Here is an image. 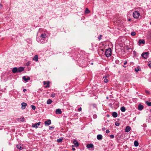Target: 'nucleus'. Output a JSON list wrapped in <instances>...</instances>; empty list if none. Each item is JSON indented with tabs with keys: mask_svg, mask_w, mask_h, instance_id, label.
I'll return each instance as SVG.
<instances>
[{
	"mask_svg": "<svg viewBox=\"0 0 151 151\" xmlns=\"http://www.w3.org/2000/svg\"><path fill=\"white\" fill-rule=\"evenodd\" d=\"M105 55L107 57L110 56L111 55V51L110 48L107 49L105 52Z\"/></svg>",
	"mask_w": 151,
	"mask_h": 151,
	"instance_id": "f257e3e1",
	"label": "nucleus"
},
{
	"mask_svg": "<svg viewBox=\"0 0 151 151\" xmlns=\"http://www.w3.org/2000/svg\"><path fill=\"white\" fill-rule=\"evenodd\" d=\"M37 41L40 43H44L46 42L45 40L42 39L41 37L40 38V37H37Z\"/></svg>",
	"mask_w": 151,
	"mask_h": 151,
	"instance_id": "f03ea898",
	"label": "nucleus"
},
{
	"mask_svg": "<svg viewBox=\"0 0 151 151\" xmlns=\"http://www.w3.org/2000/svg\"><path fill=\"white\" fill-rule=\"evenodd\" d=\"M133 15L134 18L137 19L140 15V14L138 12L135 11L133 12Z\"/></svg>",
	"mask_w": 151,
	"mask_h": 151,
	"instance_id": "7ed1b4c3",
	"label": "nucleus"
},
{
	"mask_svg": "<svg viewBox=\"0 0 151 151\" xmlns=\"http://www.w3.org/2000/svg\"><path fill=\"white\" fill-rule=\"evenodd\" d=\"M149 54V53L147 52H144L142 54V56L144 58L147 59L148 57Z\"/></svg>",
	"mask_w": 151,
	"mask_h": 151,
	"instance_id": "20e7f679",
	"label": "nucleus"
},
{
	"mask_svg": "<svg viewBox=\"0 0 151 151\" xmlns=\"http://www.w3.org/2000/svg\"><path fill=\"white\" fill-rule=\"evenodd\" d=\"M41 124L40 122L36 123L35 124H32V127H35L36 129Z\"/></svg>",
	"mask_w": 151,
	"mask_h": 151,
	"instance_id": "39448f33",
	"label": "nucleus"
},
{
	"mask_svg": "<svg viewBox=\"0 0 151 151\" xmlns=\"http://www.w3.org/2000/svg\"><path fill=\"white\" fill-rule=\"evenodd\" d=\"M43 84L44 85H46L45 86V88H48L50 86L49 85V81H44L43 82Z\"/></svg>",
	"mask_w": 151,
	"mask_h": 151,
	"instance_id": "423d86ee",
	"label": "nucleus"
},
{
	"mask_svg": "<svg viewBox=\"0 0 151 151\" xmlns=\"http://www.w3.org/2000/svg\"><path fill=\"white\" fill-rule=\"evenodd\" d=\"M22 79L24 80V81L26 82H27L29 80H30V78L29 76H28L27 78H26V77L25 76H24L22 77Z\"/></svg>",
	"mask_w": 151,
	"mask_h": 151,
	"instance_id": "0eeeda50",
	"label": "nucleus"
},
{
	"mask_svg": "<svg viewBox=\"0 0 151 151\" xmlns=\"http://www.w3.org/2000/svg\"><path fill=\"white\" fill-rule=\"evenodd\" d=\"M39 37H40V38L41 37L42 39L45 40L47 37V35L45 33H42Z\"/></svg>",
	"mask_w": 151,
	"mask_h": 151,
	"instance_id": "6e6552de",
	"label": "nucleus"
},
{
	"mask_svg": "<svg viewBox=\"0 0 151 151\" xmlns=\"http://www.w3.org/2000/svg\"><path fill=\"white\" fill-rule=\"evenodd\" d=\"M51 123V121L50 119H48L45 122V126H48Z\"/></svg>",
	"mask_w": 151,
	"mask_h": 151,
	"instance_id": "1a4fd4ad",
	"label": "nucleus"
},
{
	"mask_svg": "<svg viewBox=\"0 0 151 151\" xmlns=\"http://www.w3.org/2000/svg\"><path fill=\"white\" fill-rule=\"evenodd\" d=\"M24 70V68L22 67L17 68V73H20Z\"/></svg>",
	"mask_w": 151,
	"mask_h": 151,
	"instance_id": "9d476101",
	"label": "nucleus"
},
{
	"mask_svg": "<svg viewBox=\"0 0 151 151\" xmlns=\"http://www.w3.org/2000/svg\"><path fill=\"white\" fill-rule=\"evenodd\" d=\"M21 105H22V109H24L25 108L26 106H27V104L26 103H25L23 102V103H22Z\"/></svg>",
	"mask_w": 151,
	"mask_h": 151,
	"instance_id": "9b49d317",
	"label": "nucleus"
},
{
	"mask_svg": "<svg viewBox=\"0 0 151 151\" xmlns=\"http://www.w3.org/2000/svg\"><path fill=\"white\" fill-rule=\"evenodd\" d=\"M131 129V128L129 126H127L126 127L125 129V132H128L130 131Z\"/></svg>",
	"mask_w": 151,
	"mask_h": 151,
	"instance_id": "f8f14e48",
	"label": "nucleus"
},
{
	"mask_svg": "<svg viewBox=\"0 0 151 151\" xmlns=\"http://www.w3.org/2000/svg\"><path fill=\"white\" fill-rule=\"evenodd\" d=\"M145 43V42L143 40H139L138 42V44L140 45L142 44H144Z\"/></svg>",
	"mask_w": 151,
	"mask_h": 151,
	"instance_id": "ddd939ff",
	"label": "nucleus"
},
{
	"mask_svg": "<svg viewBox=\"0 0 151 151\" xmlns=\"http://www.w3.org/2000/svg\"><path fill=\"white\" fill-rule=\"evenodd\" d=\"M55 112L57 114H61L62 113V111L60 109H56Z\"/></svg>",
	"mask_w": 151,
	"mask_h": 151,
	"instance_id": "4468645a",
	"label": "nucleus"
},
{
	"mask_svg": "<svg viewBox=\"0 0 151 151\" xmlns=\"http://www.w3.org/2000/svg\"><path fill=\"white\" fill-rule=\"evenodd\" d=\"M12 72L13 73H17V67L14 68L12 69Z\"/></svg>",
	"mask_w": 151,
	"mask_h": 151,
	"instance_id": "2eb2a0df",
	"label": "nucleus"
},
{
	"mask_svg": "<svg viewBox=\"0 0 151 151\" xmlns=\"http://www.w3.org/2000/svg\"><path fill=\"white\" fill-rule=\"evenodd\" d=\"M97 138L99 140H101L102 139V136L101 134H98L97 135Z\"/></svg>",
	"mask_w": 151,
	"mask_h": 151,
	"instance_id": "dca6fc26",
	"label": "nucleus"
},
{
	"mask_svg": "<svg viewBox=\"0 0 151 151\" xmlns=\"http://www.w3.org/2000/svg\"><path fill=\"white\" fill-rule=\"evenodd\" d=\"M93 147V145L92 144H88L86 146L88 148H92Z\"/></svg>",
	"mask_w": 151,
	"mask_h": 151,
	"instance_id": "f3484780",
	"label": "nucleus"
},
{
	"mask_svg": "<svg viewBox=\"0 0 151 151\" xmlns=\"http://www.w3.org/2000/svg\"><path fill=\"white\" fill-rule=\"evenodd\" d=\"M143 106L141 105V104H139L138 105V109L139 110H141L143 109Z\"/></svg>",
	"mask_w": 151,
	"mask_h": 151,
	"instance_id": "a211bd4d",
	"label": "nucleus"
},
{
	"mask_svg": "<svg viewBox=\"0 0 151 151\" xmlns=\"http://www.w3.org/2000/svg\"><path fill=\"white\" fill-rule=\"evenodd\" d=\"M112 116L116 118L117 117L118 114L116 112H114L112 113Z\"/></svg>",
	"mask_w": 151,
	"mask_h": 151,
	"instance_id": "6ab92c4d",
	"label": "nucleus"
},
{
	"mask_svg": "<svg viewBox=\"0 0 151 151\" xmlns=\"http://www.w3.org/2000/svg\"><path fill=\"white\" fill-rule=\"evenodd\" d=\"M73 143L76 147H78L79 146L78 142L76 140L73 141Z\"/></svg>",
	"mask_w": 151,
	"mask_h": 151,
	"instance_id": "aec40b11",
	"label": "nucleus"
},
{
	"mask_svg": "<svg viewBox=\"0 0 151 151\" xmlns=\"http://www.w3.org/2000/svg\"><path fill=\"white\" fill-rule=\"evenodd\" d=\"M16 147L18 149H19L20 150H22L23 148V147L21 145L19 144V145H17L16 146Z\"/></svg>",
	"mask_w": 151,
	"mask_h": 151,
	"instance_id": "412c9836",
	"label": "nucleus"
},
{
	"mask_svg": "<svg viewBox=\"0 0 151 151\" xmlns=\"http://www.w3.org/2000/svg\"><path fill=\"white\" fill-rule=\"evenodd\" d=\"M38 57L37 55H35L34 57L33 58V60H35L36 61H37L38 60Z\"/></svg>",
	"mask_w": 151,
	"mask_h": 151,
	"instance_id": "4be33fe9",
	"label": "nucleus"
},
{
	"mask_svg": "<svg viewBox=\"0 0 151 151\" xmlns=\"http://www.w3.org/2000/svg\"><path fill=\"white\" fill-rule=\"evenodd\" d=\"M134 145L135 147H137L139 145V143L137 141H135L134 142Z\"/></svg>",
	"mask_w": 151,
	"mask_h": 151,
	"instance_id": "5701e85b",
	"label": "nucleus"
},
{
	"mask_svg": "<svg viewBox=\"0 0 151 151\" xmlns=\"http://www.w3.org/2000/svg\"><path fill=\"white\" fill-rule=\"evenodd\" d=\"M121 110L123 112H124L126 110V109L125 107L124 106L122 107L121 108Z\"/></svg>",
	"mask_w": 151,
	"mask_h": 151,
	"instance_id": "b1692460",
	"label": "nucleus"
},
{
	"mask_svg": "<svg viewBox=\"0 0 151 151\" xmlns=\"http://www.w3.org/2000/svg\"><path fill=\"white\" fill-rule=\"evenodd\" d=\"M52 102V101L50 99H49L47 101V104H51Z\"/></svg>",
	"mask_w": 151,
	"mask_h": 151,
	"instance_id": "393cba45",
	"label": "nucleus"
},
{
	"mask_svg": "<svg viewBox=\"0 0 151 151\" xmlns=\"http://www.w3.org/2000/svg\"><path fill=\"white\" fill-rule=\"evenodd\" d=\"M63 139V138L62 137L60 138L59 139H57V141L58 142H61Z\"/></svg>",
	"mask_w": 151,
	"mask_h": 151,
	"instance_id": "a878e982",
	"label": "nucleus"
},
{
	"mask_svg": "<svg viewBox=\"0 0 151 151\" xmlns=\"http://www.w3.org/2000/svg\"><path fill=\"white\" fill-rule=\"evenodd\" d=\"M146 103L147 104V105L149 106H151V102H149L148 101H147L146 102Z\"/></svg>",
	"mask_w": 151,
	"mask_h": 151,
	"instance_id": "bb28decb",
	"label": "nucleus"
},
{
	"mask_svg": "<svg viewBox=\"0 0 151 151\" xmlns=\"http://www.w3.org/2000/svg\"><path fill=\"white\" fill-rule=\"evenodd\" d=\"M85 12L86 14H88L90 13V11L87 8H86Z\"/></svg>",
	"mask_w": 151,
	"mask_h": 151,
	"instance_id": "cd10ccee",
	"label": "nucleus"
},
{
	"mask_svg": "<svg viewBox=\"0 0 151 151\" xmlns=\"http://www.w3.org/2000/svg\"><path fill=\"white\" fill-rule=\"evenodd\" d=\"M31 64V61H29L27 62L26 64V65L27 66H29Z\"/></svg>",
	"mask_w": 151,
	"mask_h": 151,
	"instance_id": "c85d7f7f",
	"label": "nucleus"
},
{
	"mask_svg": "<svg viewBox=\"0 0 151 151\" xmlns=\"http://www.w3.org/2000/svg\"><path fill=\"white\" fill-rule=\"evenodd\" d=\"M109 75L108 74L106 75L103 76V78H109Z\"/></svg>",
	"mask_w": 151,
	"mask_h": 151,
	"instance_id": "c756f323",
	"label": "nucleus"
},
{
	"mask_svg": "<svg viewBox=\"0 0 151 151\" xmlns=\"http://www.w3.org/2000/svg\"><path fill=\"white\" fill-rule=\"evenodd\" d=\"M131 35L132 36H134L136 35V33L134 32H132L131 33Z\"/></svg>",
	"mask_w": 151,
	"mask_h": 151,
	"instance_id": "7c9ffc66",
	"label": "nucleus"
},
{
	"mask_svg": "<svg viewBox=\"0 0 151 151\" xmlns=\"http://www.w3.org/2000/svg\"><path fill=\"white\" fill-rule=\"evenodd\" d=\"M148 65L149 67L151 68V61L148 62Z\"/></svg>",
	"mask_w": 151,
	"mask_h": 151,
	"instance_id": "2f4dec72",
	"label": "nucleus"
},
{
	"mask_svg": "<svg viewBox=\"0 0 151 151\" xmlns=\"http://www.w3.org/2000/svg\"><path fill=\"white\" fill-rule=\"evenodd\" d=\"M104 78L105 79L104 80V82L105 83H107L108 82V80L106 78Z\"/></svg>",
	"mask_w": 151,
	"mask_h": 151,
	"instance_id": "473e14b6",
	"label": "nucleus"
},
{
	"mask_svg": "<svg viewBox=\"0 0 151 151\" xmlns=\"http://www.w3.org/2000/svg\"><path fill=\"white\" fill-rule=\"evenodd\" d=\"M31 106L32 107V108L33 110H35L36 109V107L34 105H32Z\"/></svg>",
	"mask_w": 151,
	"mask_h": 151,
	"instance_id": "72a5a7b5",
	"label": "nucleus"
},
{
	"mask_svg": "<svg viewBox=\"0 0 151 151\" xmlns=\"http://www.w3.org/2000/svg\"><path fill=\"white\" fill-rule=\"evenodd\" d=\"M115 125L117 126H118L119 125V123L118 122H116L115 123Z\"/></svg>",
	"mask_w": 151,
	"mask_h": 151,
	"instance_id": "f704fd0d",
	"label": "nucleus"
},
{
	"mask_svg": "<svg viewBox=\"0 0 151 151\" xmlns=\"http://www.w3.org/2000/svg\"><path fill=\"white\" fill-rule=\"evenodd\" d=\"M21 119V120L20 121H22V122H24V117H23L22 118H20V119Z\"/></svg>",
	"mask_w": 151,
	"mask_h": 151,
	"instance_id": "c9c22d12",
	"label": "nucleus"
},
{
	"mask_svg": "<svg viewBox=\"0 0 151 151\" xmlns=\"http://www.w3.org/2000/svg\"><path fill=\"white\" fill-rule=\"evenodd\" d=\"M55 93H53L51 95V96L53 98V97H54L55 96Z\"/></svg>",
	"mask_w": 151,
	"mask_h": 151,
	"instance_id": "e433bc0d",
	"label": "nucleus"
},
{
	"mask_svg": "<svg viewBox=\"0 0 151 151\" xmlns=\"http://www.w3.org/2000/svg\"><path fill=\"white\" fill-rule=\"evenodd\" d=\"M102 35H100L98 37V39L99 40H100L101 39V37Z\"/></svg>",
	"mask_w": 151,
	"mask_h": 151,
	"instance_id": "4c0bfd02",
	"label": "nucleus"
},
{
	"mask_svg": "<svg viewBox=\"0 0 151 151\" xmlns=\"http://www.w3.org/2000/svg\"><path fill=\"white\" fill-rule=\"evenodd\" d=\"M133 54L134 56H136V52L134 50L133 51Z\"/></svg>",
	"mask_w": 151,
	"mask_h": 151,
	"instance_id": "58836bf2",
	"label": "nucleus"
},
{
	"mask_svg": "<svg viewBox=\"0 0 151 151\" xmlns=\"http://www.w3.org/2000/svg\"><path fill=\"white\" fill-rule=\"evenodd\" d=\"M110 137L111 138L113 139L114 138V136L113 134H111L110 136Z\"/></svg>",
	"mask_w": 151,
	"mask_h": 151,
	"instance_id": "ea45409f",
	"label": "nucleus"
},
{
	"mask_svg": "<svg viewBox=\"0 0 151 151\" xmlns=\"http://www.w3.org/2000/svg\"><path fill=\"white\" fill-rule=\"evenodd\" d=\"M82 110V108L81 107H80L78 109V110L79 111H80Z\"/></svg>",
	"mask_w": 151,
	"mask_h": 151,
	"instance_id": "a19ab883",
	"label": "nucleus"
},
{
	"mask_svg": "<svg viewBox=\"0 0 151 151\" xmlns=\"http://www.w3.org/2000/svg\"><path fill=\"white\" fill-rule=\"evenodd\" d=\"M93 118H97V115H93Z\"/></svg>",
	"mask_w": 151,
	"mask_h": 151,
	"instance_id": "79ce46f5",
	"label": "nucleus"
},
{
	"mask_svg": "<svg viewBox=\"0 0 151 151\" xmlns=\"http://www.w3.org/2000/svg\"><path fill=\"white\" fill-rule=\"evenodd\" d=\"M127 63V62L126 60H125V61H124V65H125Z\"/></svg>",
	"mask_w": 151,
	"mask_h": 151,
	"instance_id": "37998d69",
	"label": "nucleus"
},
{
	"mask_svg": "<svg viewBox=\"0 0 151 151\" xmlns=\"http://www.w3.org/2000/svg\"><path fill=\"white\" fill-rule=\"evenodd\" d=\"M3 7V5L2 4H0V8L2 9Z\"/></svg>",
	"mask_w": 151,
	"mask_h": 151,
	"instance_id": "c03bdc74",
	"label": "nucleus"
},
{
	"mask_svg": "<svg viewBox=\"0 0 151 151\" xmlns=\"http://www.w3.org/2000/svg\"><path fill=\"white\" fill-rule=\"evenodd\" d=\"M110 132V131L109 130H106V132L107 133H109Z\"/></svg>",
	"mask_w": 151,
	"mask_h": 151,
	"instance_id": "a18cd8bd",
	"label": "nucleus"
},
{
	"mask_svg": "<svg viewBox=\"0 0 151 151\" xmlns=\"http://www.w3.org/2000/svg\"><path fill=\"white\" fill-rule=\"evenodd\" d=\"M53 128V127H50L49 129H52Z\"/></svg>",
	"mask_w": 151,
	"mask_h": 151,
	"instance_id": "49530a36",
	"label": "nucleus"
},
{
	"mask_svg": "<svg viewBox=\"0 0 151 151\" xmlns=\"http://www.w3.org/2000/svg\"><path fill=\"white\" fill-rule=\"evenodd\" d=\"M27 91V89H24L23 90V91L24 92H25Z\"/></svg>",
	"mask_w": 151,
	"mask_h": 151,
	"instance_id": "de8ad7c7",
	"label": "nucleus"
},
{
	"mask_svg": "<svg viewBox=\"0 0 151 151\" xmlns=\"http://www.w3.org/2000/svg\"><path fill=\"white\" fill-rule=\"evenodd\" d=\"M72 150H73V151H74L75 150V148H72Z\"/></svg>",
	"mask_w": 151,
	"mask_h": 151,
	"instance_id": "09e8293b",
	"label": "nucleus"
},
{
	"mask_svg": "<svg viewBox=\"0 0 151 151\" xmlns=\"http://www.w3.org/2000/svg\"><path fill=\"white\" fill-rule=\"evenodd\" d=\"M105 129V128L104 127L102 128V129L103 130H104Z\"/></svg>",
	"mask_w": 151,
	"mask_h": 151,
	"instance_id": "8fccbe9b",
	"label": "nucleus"
},
{
	"mask_svg": "<svg viewBox=\"0 0 151 151\" xmlns=\"http://www.w3.org/2000/svg\"><path fill=\"white\" fill-rule=\"evenodd\" d=\"M145 92H146V93H149V92L148 91H145Z\"/></svg>",
	"mask_w": 151,
	"mask_h": 151,
	"instance_id": "3c124183",
	"label": "nucleus"
},
{
	"mask_svg": "<svg viewBox=\"0 0 151 151\" xmlns=\"http://www.w3.org/2000/svg\"><path fill=\"white\" fill-rule=\"evenodd\" d=\"M131 20V19H128V21H130Z\"/></svg>",
	"mask_w": 151,
	"mask_h": 151,
	"instance_id": "603ef678",
	"label": "nucleus"
},
{
	"mask_svg": "<svg viewBox=\"0 0 151 151\" xmlns=\"http://www.w3.org/2000/svg\"><path fill=\"white\" fill-rule=\"evenodd\" d=\"M107 116L108 117H109V115H107Z\"/></svg>",
	"mask_w": 151,
	"mask_h": 151,
	"instance_id": "864d4df0",
	"label": "nucleus"
},
{
	"mask_svg": "<svg viewBox=\"0 0 151 151\" xmlns=\"http://www.w3.org/2000/svg\"><path fill=\"white\" fill-rule=\"evenodd\" d=\"M135 71H137L138 70H136V69H135Z\"/></svg>",
	"mask_w": 151,
	"mask_h": 151,
	"instance_id": "5fc2aeb1",
	"label": "nucleus"
},
{
	"mask_svg": "<svg viewBox=\"0 0 151 151\" xmlns=\"http://www.w3.org/2000/svg\"><path fill=\"white\" fill-rule=\"evenodd\" d=\"M91 65H93V63H91Z\"/></svg>",
	"mask_w": 151,
	"mask_h": 151,
	"instance_id": "6e6d98bb",
	"label": "nucleus"
},
{
	"mask_svg": "<svg viewBox=\"0 0 151 151\" xmlns=\"http://www.w3.org/2000/svg\"><path fill=\"white\" fill-rule=\"evenodd\" d=\"M150 24L151 25V22H150Z\"/></svg>",
	"mask_w": 151,
	"mask_h": 151,
	"instance_id": "4d7b16f0",
	"label": "nucleus"
},
{
	"mask_svg": "<svg viewBox=\"0 0 151 151\" xmlns=\"http://www.w3.org/2000/svg\"><path fill=\"white\" fill-rule=\"evenodd\" d=\"M124 66V67H126V66Z\"/></svg>",
	"mask_w": 151,
	"mask_h": 151,
	"instance_id": "13d9d810",
	"label": "nucleus"
}]
</instances>
